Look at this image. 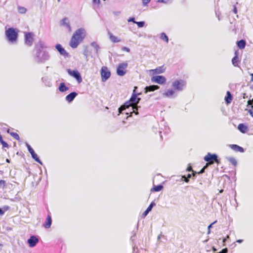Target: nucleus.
Returning <instances> with one entry per match:
<instances>
[{
	"label": "nucleus",
	"mask_w": 253,
	"mask_h": 253,
	"mask_svg": "<svg viewBox=\"0 0 253 253\" xmlns=\"http://www.w3.org/2000/svg\"><path fill=\"white\" fill-rule=\"evenodd\" d=\"M55 48L59 52L61 55L67 57L69 56V53L65 50L61 44L57 43L55 45Z\"/></svg>",
	"instance_id": "14"
},
{
	"label": "nucleus",
	"mask_w": 253,
	"mask_h": 253,
	"mask_svg": "<svg viewBox=\"0 0 253 253\" xmlns=\"http://www.w3.org/2000/svg\"><path fill=\"white\" fill-rule=\"evenodd\" d=\"M4 214V211H2V209L0 208V216L3 215Z\"/></svg>",
	"instance_id": "52"
},
{
	"label": "nucleus",
	"mask_w": 253,
	"mask_h": 253,
	"mask_svg": "<svg viewBox=\"0 0 253 253\" xmlns=\"http://www.w3.org/2000/svg\"><path fill=\"white\" fill-rule=\"evenodd\" d=\"M51 224H52L51 217L50 215H48L46 217L45 222L43 224V226L45 228L47 229V228H49L50 227Z\"/></svg>",
	"instance_id": "20"
},
{
	"label": "nucleus",
	"mask_w": 253,
	"mask_h": 253,
	"mask_svg": "<svg viewBox=\"0 0 253 253\" xmlns=\"http://www.w3.org/2000/svg\"><path fill=\"white\" fill-rule=\"evenodd\" d=\"M90 45L92 47L94 48L95 49V52L98 54V50L100 48L99 45L98 44V43L95 42H93L90 43Z\"/></svg>",
	"instance_id": "33"
},
{
	"label": "nucleus",
	"mask_w": 253,
	"mask_h": 253,
	"mask_svg": "<svg viewBox=\"0 0 253 253\" xmlns=\"http://www.w3.org/2000/svg\"><path fill=\"white\" fill-rule=\"evenodd\" d=\"M0 142L2 144L3 147H6V148L9 147V145H8V143L6 142H5V141H4L3 140V139H2V140H1L0 141Z\"/></svg>",
	"instance_id": "41"
},
{
	"label": "nucleus",
	"mask_w": 253,
	"mask_h": 253,
	"mask_svg": "<svg viewBox=\"0 0 253 253\" xmlns=\"http://www.w3.org/2000/svg\"><path fill=\"white\" fill-rule=\"evenodd\" d=\"M83 54H84V56L86 57V58H87V52H86V51H84V53H83Z\"/></svg>",
	"instance_id": "58"
},
{
	"label": "nucleus",
	"mask_w": 253,
	"mask_h": 253,
	"mask_svg": "<svg viewBox=\"0 0 253 253\" xmlns=\"http://www.w3.org/2000/svg\"><path fill=\"white\" fill-rule=\"evenodd\" d=\"M108 34L109 36V39L114 43L119 42H121V40L118 39V38L114 36L110 31L108 32Z\"/></svg>",
	"instance_id": "24"
},
{
	"label": "nucleus",
	"mask_w": 253,
	"mask_h": 253,
	"mask_svg": "<svg viewBox=\"0 0 253 253\" xmlns=\"http://www.w3.org/2000/svg\"><path fill=\"white\" fill-rule=\"evenodd\" d=\"M191 176H192V174L188 173L187 174V178L190 179V178H191Z\"/></svg>",
	"instance_id": "62"
},
{
	"label": "nucleus",
	"mask_w": 253,
	"mask_h": 253,
	"mask_svg": "<svg viewBox=\"0 0 253 253\" xmlns=\"http://www.w3.org/2000/svg\"><path fill=\"white\" fill-rule=\"evenodd\" d=\"M33 35V33L31 32L26 33L25 35V43L29 46L33 44L34 41Z\"/></svg>",
	"instance_id": "11"
},
{
	"label": "nucleus",
	"mask_w": 253,
	"mask_h": 253,
	"mask_svg": "<svg viewBox=\"0 0 253 253\" xmlns=\"http://www.w3.org/2000/svg\"><path fill=\"white\" fill-rule=\"evenodd\" d=\"M186 171H193V169H192V167L189 165V166L186 169Z\"/></svg>",
	"instance_id": "47"
},
{
	"label": "nucleus",
	"mask_w": 253,
	"mask_h": 253,
	"mask_svg": "<svg viewBox=\"0 0 253 253\" xmlns=\"http://www.w3.org/2000/svg\"><path fill=\"white\" fill-rule=\"evenodd\" d=\"M18 11L20 13L24 14L26 12L27 9L24 7L18 6Z\"/></svg>",
	"instance_id": "35"
},
{
	"label": "nucleus",
	"mask_w": 253,
	"mask_h": 253,
	"mask_svg": "<svg viewBox=\"0 0 253 253\" xmlns=\"http://www.w3.org/2000/svg\"><path fill=\"white\" fill-rule=\"evenodd\" d=\"M5 36L9 42H16L18 39V31L14 28H9L5 30Z\"/></svg>",
	"instance_id": "4"
},
{
	"label": "nucleus",
	"mask_w": 253,
	"mask_h": 253,
	"mask_svg": "<svg viewBox=\"0 0 253 253\" xmlns=\"http://www.w3.org/2000/svg\"><path fill=\"white\" fill-rule=\"evenodd\" d=\"M26 146L28 149L29 152L30 154H31L32 153H33V152L35 151L34 150V149L31 147V146L28 143H26Z\"/></svg>",
	"instance_id": "37"
},
{
	"label": "nucleus",
	"mask_w": 253,
	"mask_h": 253,
	"mask_svg": "<svg viewBox=\"0 0 253 253\" xmlns=\"http://www.w3.org/2000/svg\"><path fill=\"white\" fill-rule=\"evenodd\" d=\"M204 159L205 161L211 164H212L213 162H215L217 164L219 163V161L218 159V156L216 154H211V153H208L207 155L204 157Z\"/></svg>",
	"instance_id": "7"
},
{
	"label": "nucleus",
	"mask_w": 253,
	"mask_h": 253,
	"mask_svg": "<svg viewBox=\"0 0 253 253\" xmlns=\"http://www.w3.org/2000/svg\"><path fill=\"white\" fill-rule=\"evenodd\" d=\"M9 129H8L7 131V132L10 134V135L12 136L14 139H15L16 140H20V137L19 136V135L16 133V132H9Z\"/></svg>",
	"instance_id": "32"
},
{
	"label": "nucleus",
	"mask_w": 253,
	"mask_h": 253,
	"mask_svg": "<svg viewBox=\"0 0 253 253\" xmlns=\"http://www.w3.org/2000/svg\"><path fill=\"white\" fill-rule=\"evenodd\" d=\"M132 253H137V251H135V245L133 246V252Z\"/></svg>",
	"instance_id": "56"
},
{
	"label": "nucleus",
	"mask_w": 253,
	"mask_h": 253,
	"mask_svg": "<svg viewBox=\"0 0 253 253\" xmlns=\"http://www.w3.org/2000/svg\"><path fill=\"white\" fill-rule=\"evenodd\" d=\"M237 46L241 49H244L246 45V42L245 40H241L240 41H237Z\"/></svg>",
	"instance_id": "26"
},
{
	"label": "nucleus",
	"mask_w": 253,
	"mask_h": 253,
	"mask_svg": "<svg viewBox=\"0 0 253 253\" xmlns=\"http://www.w3.org/2000/svg\"><path fill=\"white\" fill-rule=\"evenodd\" d=\"M127 65L126 62L119 64L117 68V74L119 76H124L126 73V69Z\"/></svg>",
	"instance_id": "8"
},
{
	"label": "nucleus",
	"mask_w": 253,
	"mask_h": 253,
	"mask_svg": "<svg viewBox=\"0 0 253 253\" xmlns=\"http://www.w3.org/2000/svg\"><path fill=\"white\" fill-rule=\"evenodd\" d=\"M233 11L235 14L237 13V9L235 5H234V8H233Z\"/></svg>",
	"instance_id": "54"
},
{
	"label": "nucleus",
	"mask_w": 253,
	"mask_h": 253,
	"mask_svg": "<svg viewBox=\"0 0 253 253\" xmlns=\"http://www.w3.org/2000/svg\"><path fill=\"white\" fill-rule=\"evenodd\" d=\"M67 72L70 76L75 78L79 84L82 82L83 80L81 75L77 70H72L70 69H67Z\"/></svg>",
	"instance_id": "6"
},
{
	"label": "nucleus",
	"mask_w": 253,
	"mask_h": 253,
	"mask_svg": "<svg viewBox=\"0 0 253 253\" xmlns=\"http://www.w3.org/2000/svg\"><path fill=\"white\" fill-rule=\"evenodd\" d=\"M234 54H235V56H237V57H238L239 52L238 51H235Z\"/></svg>",
	"instance_id": "63"
},
{
	"label": "nucleus",
	"mask_w": 253,
	"mask_h": 253,
	"mask_svg": "<svg viewBox=\"0 0 253 253\" xmlns=\"http://www.w3.org/2000/svg\"><path fill=\"white\" fill-rule=\"evenodd\" d=\"M160 38L161 40L165 41L167 43L169 42V38L165 33L163 32L161 34Z\"/></svg>",
	"instance_id": "34"
},
{
	"label": "nucleus",
	"mask_w": 253,
	"mask_h": 253,
	"mask_svg": "<svg viewBox=\"0 0 253 253\" xmlns=\"http://www.w3.org/2000/svg\"><path fill=\"white\" fill-rule=\"evenodd\" d=\"M42 81L44 84L48 87H51L52 85V82L47 77H42Z\"/></svg>",
	"instance_id": "27"
},
{
	"label": "nucleus",
	"mask_w": 253,
	"mask_h": 253,
	"mask_svg": "<svg viewBox=\"0 0 253 253\" xmlns=\"http://www.w3.org/2000/svg\"><path fill=\"white\" fill-rule=\"evenodd\" d=\"M192 172V175H193V176H195L197 173L196 171H193V170Z\"/></svg>",
	"instance_id": "59"
},
{
	"label": "nucleus",
	"mask_w": 253,
	"mask_h": 253,
	"mask_svg": "<svg viewBox=\"0 0 253 253\" xmlns=\"http://www.w3.org/2000/svg\"><path fill=\"white\" fill-rule=\"evenodd\" d=\"M243 242V240L242 239H239L236 241V242L238 243H242Z\"/></svg>",
	"instance_id": "57"
},
{
	"label": "nucleus",
	"mask_w": 253,
	"mask_h": 253,
	"mask_svg": "<svg viewBox=\"0 0 253 253\" xmlns=\"http://www.w3.org/2000/svg\"><path fill=\"white\" fill-rule=\"evenodd\" d=\"M160 88V86L158 85H151L149 86H146L145 88V93H147L148 92L154 91Z\"/></svg>",
	"instance_id": "16"
},
{
	"label": "nucleus",
	"mask_w": 253,
	"mask_h": 253,
	"mask_svg": "<svg viewBox=\"0 0 253 253\" xmlns=\"http://www.w3.org/2000/svg\"><path fill=\"white\" fill-rule=\"evenodd\" d=\"M122 50H123V51H126L127 52H129L130 50V49L128 48V47H126V46H123L122 48Z\"/></svg>",
	"instance_id": "44"
},
{
	"label": "nucleus",
	"mask_w": 253,
	"mask_h": 253,
	"mask_svg": "<svg viewBox=\"0 0 253 253\" xmlns=\"http://www.w3.org/2000/svg\"><path fill=\"white\" fill-rule=\"evenodd\" d=\"M247 106L248 108H253V98L252 99L249 100L248 101V104Z\"/></svg>",
	"instance_id": "39"
},
{
	"label": "nucleus",
	"mask_w": 253,
	"mask_h": 253,
	"mask_svg": "<svg viewBox=\"0 0 253 253\" xmlns=\"http://www.w3.org/2000/svg\"><path fill=\"white\" fill-rule=\"evenodd\" d=\"M60 26L66 28L69 32L72 31L69 20L67 17H65L60 20Z\"/></svg>",
	"instance_id": "12"
},
{
	"label": "nucleus",
	"mask_w": 253,
	"mask_h": 253,
	"mask_svg": "<svg viewBox=\"0 0 253 253\" xmlns=\"http://www.w3.org/2000/svg\"><path fill=\"white\" fill-rule=\"evenodd\" d=\"M217 222L216 220L214 221V222H213L212 223H211V224H210L208 227V229H211L212 227V225L215 224L216 222Z\"/></svg>",
	"instance_id": "48"
},
{
	"label": "nucleus",
	"mask_w": 253,
	"mask_h": 253,
	"mask_svg": "<svg viewBox=\"0 0 253 253\" xmlns=\"http://www.w3.org/2000/svg\"><path fill=\"white\" fill-rule=\"evenodd\" d=\"M85 37V30L83 28L77 30L73 34L69 45L73 48H76L82 42Z\"/></svg>",
	"instance_id": "3"
},
{
	"label": "nucleus",
	"mask_w": 253,
	"mask_h": 253,
	"mask_svg": "<svg viewBox=\"0 0 253 253\" xmlns=\"http://www.w3.org/2000/svg\"><path fill=\"white\" fill-rule=\"evenodd\" d=\"M77 95L78 93L76 92H72L66 96L65 99L68 103H71L74 100Z\"/></svg>",
	"instance_id": "15"
},
{
	"label": "nucleus",
	"mask_w": 253,
	"mask_h": 253,
	"mask_svg": "<svg viewBox=\"0 0 253 253\" xmlns=\"http://www.w3.org/2000/svg\"><path fill=\"white\" fill-rule=\"evenodd\" d=\"M156 205V203L153 201L152 202L149 206L148 207L147 209L144 211V212L142 214V215L143 217H145L150 211H151L152 208Z\"/></svg>",
	"instance_id": "17"
},
{
	"label": "nucleus",
	"mask_w": 253,
	"mask_h": 253,
	"mask_svg": "<svg viewBox=\"0 0 253 253\" xmlns=\"http://www.w3.org/2000/svg\"><path fill=\"white\" fill-rule=\"evenodd\" d=\"M102 82L106 81L111 76V72L106 66H103L100 70Z\"/></svg>",
	"instance_id": "9"
},
{
	"label": "nucleus",
	"mask_w": 253,
	"mask_h": 253,
	"mask_svg": "<svg viewBox=\"0 0 253 253\" xmlns=\"http://www.w3.org/2000/svg\"><path fill=\"white\" fill-rule=\"evenodd\" d=\"M238 130L242 133H246L248 130L247 126L244 124H240L238 126Z\"/></svg>",
	"instance_id": "25"
},
{
	"label": "nucleus",
	"mask_w": 253,
	"mask_h": 253,
	"mask_svg": "<svg viewBox=\"0 0 253 253\" xmlns=\"http://www.w3.org/2000/svg\"><path fill=\"white\" fill-rule=\"evenodd\" d=\"M211 233V229H208V234H210Z\"/></svg>",
	"instance_id": "64"
},
{
	"label": "nucleus",
	"mask_w": 253,
	"mask_h": 253,
	"mask_svg": "<svg viewBox=\"0 0 253 253\" xmlns=\"http://www.w3.org/2000/svg\"><path fill=\"white\" fill-rule=\"evenodd\" d=\"M227 160L232 164L234 166H236L237 165V162L236 160L233 157H227Z\"/></svg>",
	"instance_id": "31"
},
{
	"label": "nucleus",
	"mask_w": 253,
	"mask_h": 253,
	"mask_svg": "<svg viewBox=\"0 0 253 253\" xmlns=\"http://www.w3.org/2000/svg\"><path fill=\"white\" fill-rule=\"evenodd\" d=\"M32 158L37 163H39L40 165H42V162L40 160L39 158L38 157L37 154L35 153V152H33L31 154Z\"/></svg>",
	"instance_id": "28"
},
{
	"label": "nucleus",
	"mask_w": 253,
	"mask_h": 253,
	"mask_svg": "<svg viewBox=\"0 0 253 253\" xmlns=\"http://www.w3.org/2000/svg\"><path fill=\"white\" fill-rule=\"evenodd\" d=\"M182 180L184 181L185 182L188 183L189 181V179L187 178L185 175H182Z\"/></svg>",
	"instance_id": "42"
},
{
	"label": "nucleus",
	"mask_w": 253,
	"mask_h": 253,
	"mask_svg": "<svg viewBox=\"0 0 253 253\" xmlns=\"http://www.w3.org/2000/svg\"><path fill=\"white\" fill-rule=\"evenodd\" d=\"M163 188L164 186L163 185L159 184L157 185L154 186L151 190L154 192H159L161 190H162L163 189Z\"/></svg>",
	"instance_id": "29"
},
{
	"label": "nucleus",
	"mask_w": 253,
	"mask_h": 253,
	"mask_svg": "<svg viewBox=\"0 0 253 253\" xmlns=\"http://www.w3.org/2000/svg\"><path fill=\"white\" fill-rule=\"evenodd\" d=\"M135 236H136V233L135 232L134 233L133 235L131 236L130 237V240L133 243V241L134 240V238L135 237Z\"/></svg>",
	"instance_id": "49"
},
{
	"label": "nucleus",
	"mask_w": 253,
	"mask_h": 253,
	"mask_svg": "<svg viewBox=\"0 0 253 253\" xmlns=\"http://www.w3.org/2000/svg\"><path fill=\"white\" fill-rule=\"evenodd\" d=\"M2 211H4V212L9 209V207L8 206H5L2 208Z\"/></svg>",
	"instance_id": "46"
},
{
	"label": "nucleus",
	"mask_w": 253,
	"mask_h": 253,
	"mask_svg": "<svg viewBox=\"0 0 253 253\" xmlns=\"http://www.w3.org/2000/svg\"><path fill=\"white\" fill-rule=\"evenodd\" d=\"M6 186V182L4 180H0V187L4 189Z\"/></svg>",
	"instance_id": "40"
},
{
	"label": "nucleus",
	"mask_w": 253,
	"mask_h": 253,
	"mask_svg": "<svg viewBox=\"0 0 253 253\" xmlns=\"http://www.w3.org/2000/svg\"><path fill=\"white\" fill-rule=\"evenodd\" d=\"M230 147L236 152H240L241 153H243L244 152V149L243 147L237 145V144H231L230 145Z\"/></svg>",
	"instance_id": "18"
},
{
	"label": "nucleus",
	"mask_w": 253,
	"mask_h": 253,
	"mask_svg": "<svg viewBox=\"0 0 253 253\" xmlns=\"http://www.w3.org/2000/svg\"><path fill=\"white\" fill-rule=\"evenodd\" d=\"M151 81L153 83H156L160 84H164L166 82V79L163 76L156 75L154 76L151 78Z\"/></svg>",
	"instance_id": "10"
},
{
	"label": "nucleus",
	"mask_w": 253,
	"mask_h": 253,
	"mask_svg": "<svg viewBox=\"0 0 253 253\" xmlns=\"http://www.w3.org/2000/svg\"><path fill=\"white\" fill-rule=\"evenodd\" d=\"M92 2L93 3H97L98 4H99L100 3V0H92Z\"/></svg>",
	"instance_id": "50"
},
{
	"label": "nucleus",
	"mask_w": 253,
	"mask_h": 253,
	"mask_svg": "<svg viewBox=\"0 0 253 253\" xmlns=\"http://www.w3.org/2000/svg\"><path fill=\"white\" fill-rule=\"evenodd\" d=\"M250 75L251 76V82H253V73L250 74Z\"/></svg>",
	"instance_id": "61"
},
{
	"label": "nucleus",
	"mask_w": 253,
	"mask_h": 253,
	"mask_svg": "<svg viewBox=\"0 0 253 253\" xmlns=\"http://www.w3.org/2000/svg\"><path fill=\"white\" fill-rule=\"evenodd\" d=\"M46 47L42 42L39 43L35 46V50L36 53L34 56V60L38 63H43L49 59V54L48 52L43 50Z\"/></svg>",
	"instance_id": "2"
},
{
	"label": "nucleus",
	"mask_w": 253,
	"mask_h": 253,
	"mask_svg": "<svg viewBox=\"0 0 253 253\" xmlns=\"http://www.w3.org/2000/svg\"><path fill=\"white\" fill-rule=\"evenodd\" d=\"M128 22H132L133 23H135V22L136 21H135V18L133 17H130L128 19Z\"/></svg>",
	"instance_id": "45"
},
{
	"label": "nucleus",
	"mask_w": 253,
	"mask_h": 253,
	"mask_svg": "<svg viewBox=\"0 0 253 253\" xmlns=\"http://www.w3.org/2000/svg\"><path fill=\"white\" fill-rule=\"evenodd\" d=\"M135 24L137 25V26L139 28H142L145 25V22L144 21H139V22H136Z\"/></svg>",
	"instance_id": "38"
},
{
	"label": "nucleus",
	"mask_w": 253,
	"mask_h": 253,
	"mask_svg": "<svg viewBox=\"0 0 253 253\" xmlns=\"http://www.w3.org/2000/svg\"><path fill=\"white\" fill-rule=\"evenodd\" d=\"M248 112L253 117V110H249L248 111Z\"/></svg>",
	"instance_id": "55"
},
{
	"label": "nucleus",
	"mask_w": 253,
	"mask_h": 253,
	"mask_svg": "<svg viewBox=\"0 0 253 253\" xmlns=\"http://www.w3.org/2000/svg\"><path fill=\"white\" fill-rule=\"evenodd\" d=\"M161 237V234L159 235L157 237L158 242H160V239Z\"/></svg>",
	"instance_id": "60"
},
{
	"label": "nucleus",
	"mask_w": 253,
	"mask_h": 253,
	"mask_svg": "<svg viewBox=\"0 0 253 253\" xmlns=\"http://www.w3.org/2000/svg\"><path fill=\"white\" fill-rule=\"evenodd\" d=\"M233 99V96L229 91H227L224 100L226 104H230Z\"/></svg>",
	"instance_id": "21"
},
{
	"label": "nucleus",
	"mask_w": 253,
	"mask_h": 253,
	"mask_svg": "<svg viewBox=\"0 0 253 253\" xmlns=\"http://www.w3.org/2000/svg\"><path fill=\"white\" fill-rule=\"evenodd\" d=\"M175 90L173 88L168 89L163 93V95L165 97L170 98L172 97L175 93Z\"/></svg>",
	"instance_id": "19"
},
{
	"label": "nucleus",
	"mask_w": 253,
	"mask_h": 253,
	"mask_svg": "<svg viewBox=\"0 0 253 253\" xmlns=\"http://www.w3.org/2000/svg\"><path fill=\"white\" fill-rule=\"evenodd\" d=\"M239 62H240V61L239 60V57H237V56H234V57L232 59V64L235 67L238 66V63H239Z\"/></svg>",
	"instance_id": "30"
},
{
	"label": "nucleus",
	"mask_w": 253,
	"mask_h": 253,
	"mask_svg": "<svg viewBox=\"0 0 253 253\" xmlns=\"http://www.w3.org/2000/svg\"><path fill=\"white\" fill-rule=\"evenodd\" d=\"M143 5H147L151 1V0H142Z\"/></svg>",
	"instance_id": "43"
},
{
	"label": "nucleus",
	"mask_w": 253,
	"mask_h": 253,
	"mask_svg": "<svg viewBox=\"0 0 253 253\" xmlns=\"http://www.w3.org/2000/svg\"><path fill=\"white\" fill-rule=\"evenodd\" d=\"M205 167L203 168L201 170L198 172L199 174H202L205 172Z\"/></svg>",
	"instance_id": "51"
},
{
	"label": "nucleus",
	"mask_w": 253,
	"mask_h": 253,
	"mask_svg": "<svg viewBox=\"0 0 253 253\" xmlns=\"http://www.w3.org/2000/svg\"><path fill=\"white\" fill-rule=\"evenodd\" d=\"M165 71V69L164 68L163 66H160L156 68L155 69L151 70V71L153 72L154 74H160L163 73Z\"/></svg>",
	"instance_id": "22"
},
{
	"label": "nucleus",
	"mask_w": 253,
	"mask_h": 253,
	"mask_svg": "<svg viewBox=\"0 0 253 253\" xmlns=\"http://www.w3.org/2000/svg\"><path fill=\"white\" fill-rule=\"evenodd\" d=\"M69 87L67 86L64 83H61L58 86V90L61 92H64L68 91Z\"/></svg>",
	"instance_id": "23"
},
{
	"label": "nucleus",
	"mask_w": 253,
	"mask_h": 253,
	"mask_svg": "<svg viewBox=\"0 0 253 253\" xmlns=\"http://www.w3.org/2000/svg\"><path fill=\"white\" fill-rule=\"evenodd\" d=\"M139 94H136L134 90L129 100L126 101L123 105L118 109L119 114L123 113V111H125L126 114H130V116H132L133 113L136 115L138 114V108L140 106L133 105L137 104L140 100V98L137 97Z\"/></svg>",
	"instance_id": "1"
},
{
	"label": "nucleus",
	"mask_w": 253,
	"mask_h": 253,
	"mask_svg": "<svg viewBox=\"0 0 253 253\" xmlns=\"http://www.w3.org/2000/svg\"><path fill=\"white\" fill-rule=\"evenodd\" d=\"M113 13L114 15L118 16L120 14L121 12L120 11H113Z\"/></svg>",
	"instance_id": "53"
},
{
	"label": "nucleus",
	"mask_w": 253,
	"mask_h": 253,
	"mask_svg": "<svg viewBox=\"0 0 253 253\" xmlns=\"http://www.w3.org/2000/svg\"><path fill=\"white\" fill-rule=\"evenodd\" d=\"M39 239L35 236H31L27 240V243L31 248H33L39 243Z\"/></svg>",
	"instance_id": "13"
},
{
	"label": "nucleus",
	"mask_w": 253,
	"mask_h": 253,
	"mask_svg": "<svg viewBox=\"0 0 253 253\" xmlns=\"http://www.w3.org/2000/svg\"><path fill=\"white\" fill-rule=\"evenodd\" d=\"M158 2L164 3L166 4H170L172 2V0H158Z\"/></svg>",
	"instance_id": "36"
},
{
	"label": "nucleus",
	"mask_w": 253,
	"mask_h": 253,
	"mask_svg": "<svg viewBox=\"0 0 253 253\" xmlns=\"http://www.w3.org/2000/svg\"><path fill=\"white\" fill-rule=\"evenodd\" d=\"M171 86L177 91H182L186 86V82L182 79L175 80L172 83Z\"/></svg>",
	"instance_id": "5"
}]
</instances>
